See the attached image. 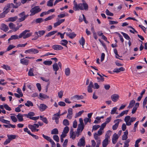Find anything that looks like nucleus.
I'll return each mask as SVG.
<instances>
[{
  "label": "nucleus",
  "instance_id": "nucleus-1",
  "mask_svg": "<svg viewBox=\"0 0 147 147\" xmlns=\"http://www.w3.org/2000/svg\"><path fill=\"white\" fill-rule=\"evenodd\" d=\"M30 30H26L20 34L18 36L17 35H14L11 36L10 38L8 39L9 41L13 39H17L19 38H21L23 37L24 39L30 36L32 34V33H26L29 32Z\"/></svg>",
  "mask_w": 147,
  "mask_h": 147
},
{
  "label": "nucleus",
  "instance_id": "nucleus-2",
  "mask_svg": "<svg viewBox=\"0 0 147 147\" xmlns=\"http://www.w3.org/2000/svg\"><path fill=\"white\" fill-rule=\"evenodd\" d=\"M41 10V9L38 6H36L31 8L30 10V12L31 13L30 14V16H32L34 15L35 14L38 13Z\"/></svg>",
  "mask_w": 147,
  "mask_h": 147
},
{
  "label": "nucleus",
  "instance_id": "nucleus-3",
  "mask_svg": "<svg viewBox=\"0 0 147 147\" xmlns=\"http://www.w3.org/2000/svg\"><path fill=\"white\" fill-rule=\"evenodd\" d=\"M74 6L73 7L74 9L76 11L78 10L79 9L81 10H83V3H79L78 5L76 1H74Z\"/></svg>",
  "mask_w": 147,
  "mask_h": 147
},
{
  "label": "nucleus",
  "instance_id": "nucleus-4",
  "mask_svg": "<svg viewBox=\"0 0 147 147\" xmlns=\"http://www.w3.org/2000/svg\"><path fill=\"white\" fill-rule=\"evenodd\" d=\"M38 51L35 49L32 48L27 50H26L25 51V53L26 54L27 53L30 54L31 53H32L34 54H35L36 53H38Z\"/></svg>",
  "mask_w": 147,
  "mask_h": 147
},
{
  "label": "nucleus",
  "instance_id": "nucleus-5",
  "mask_svg": "<svg viewBox=\"0 0 147 147\" xmlns=\"http://www.w3.org/2000/svg\"><path fill=\"white\" fill-rule=\"evenodd\" d=\"M85 145V138L84 136L80 140L79 142L78 143V145L79 146H84Z\"/></svg>",
  "mask_w": 147,
  "mask_h": 147
},
{
  "label": "nucleus",
  "instance_id": "nucleus-6",
  "mask_svg": "<svg viewBox=\"0 0 147 147\" xmlns=\"http://www.w3.org/2000/svg\"><path fill=\"white\" fill-rule=\"evenodd\" d=\"M52 48L54 50H60L63 49V48L61 45H55L52 47Z\"/></svg>",
  "mask_w": 147,
  "mask_h": 147
},
{
  "label": "nucleus",
  "instance_id": "nucleus-7",
  "mask_svg": "<svg viewBox=\"0 0 147 147\" xmlns=\"http://www.w3.org/2000/svg\"><path fill=\"white\" fill-rule=\"evenodd\" d=\"M24 13L25 12L23 11L22 13H20L18 14L19 16L20 17L18 19V22H21L25 20V19H24Z\"/></svg>",
  "mask_w": 147,
  "mask_h": 147
},
{
  "label": "nucleus",
  "instance_id": "nucleus-8",
  "mask_svg": "<svg viewBox=\"0 0 147 147\" xmlns=\"http://www.w3.org/2000/svg\"><path fill=\"white\" fill-rule=\"evenodd\" d=\"M119 95L116 94H113L111 96V98L112 100L114 102L117 101L119 99Z\"/></svg>",
  "mask_w": 147,
  "mask_h": 147
},
{
  "label": "nucleus",
  "instance_id": "nucleus-9",
  "mask_svg": "<svg viewBox=\"0 0 147 147\" xmlns=\"http://www.w3.org/2000/svg\"><path fill=\"white\" fill-rule=\"evenodd\" d=\"M118 138L119 136H118L117 134L115 133L114 134L113 136L112 139V143L114 144H116L117 142V140H118Z\"/></svg>",
  "mask_w": 147,
  "mask_h": 147
},
{
  "label": "nucleus",
  "instance_id": "nucleus-10",
  "mask_svg": "<svg viewBox=\"0 0 147 147\" xmlns=\"http://www.w3.org/2000/svg\"><path fill=\"white\" fill-rule=\"evenodd\" d=\"M1 29L4 32H6L9 30L8 26L4 24H2L1 26Z\"/></svg>",
  "mask_w": 147,
  "mask_h": 147
},
{
  "label": "nucleus",
  "instance_id": "nucleus-11",
  "mask_svg": "<svg viewBox=\"0 0 147 147\" xmlns=\"http://www.w3.org/2000/svg\"><path fill=\"white\" fill-rule=\"evenodd\" d=\"M29 61V60H27L24 58L21 59L20 60V63L21 64L26 65H28Z\"/></svg>",
  "mask_w": 147,
  "mask_h": 147
},
{
  "label": "nucleus",
  "instance_id": "nucleus-12",
  "mask_svg": "<svg viewBox=\"0 0 147 147\" xmlns=\"http://www.w3.org/2000/svg\"><path fill=\"white\" fill-rule=\"evenodd\" d=\"M72 109L71 108H69L68 110L67 115V117L68 119H71L72 117L71 115H72Z\"/></svg>",
  "mask_w": 147,
  "mask_h": 147
},
{
  "label": "nucleus",
  "instance_id": "nucleus-13",
  "mask_svg": "<svg viewBox=\"0 0 147 147\" xmlns=\"http://www.w3.org/2000/svg\"><path fill=\"white\" fill-rule=\"evenodd\" d=\"M66 34L67 36L69 37V38L73 39L74 38L76 35V34L74 33V32H73L71 33H68L67 32L66 33Z\"/></svg>",
  "mask_w": 147,
  "mask_h": 147
},
{
  "label": "nucleus",
  "instance_id": "nucleus-14",
  "mask_svg": "<svg viewBox=\"0 0 147 147\" xmlns=\"http://www.w3.org/2000/svg\"><path fill=\"white\" fill-rule=\"evenodd\" d=\"M68 43V41L64 39H63L61 40L60 42V44L66 47L67 48V44Z\"/></svg>",
  "mask_w": 147,
  "mask_h": 147
},
{
  "label": "nucleus",
  "instance_id": "nucleus-15",
  "mask_svg": "<svg viewBox=\"0 0 147 147\" xmlns=\"http://www.w3.org/2000/svg\"><path fill=\"white\" fill-rule=\"evenodd\" d=\"M47 107L44 104H41L39 107L40 110L41 111H43L45 110Z\"/></svg>",
  "mask_w": 147,
  "mask_h": 147
},
{
  "label": "nucleus",
  "instance_id": "nucleus-16",
  "mask_svg": "<svg viewBox=\"0 0 147 147\" xmlns=\"http://www.w3.org/2000/svg\"><path fill=\"white\" fill-rule=\"evenodd\" d=\"M128 132L127 130L125 131L124 133V134L122 136V140H126L127 138Z\"/></svg>",
  "mask_w": 147,
  "mask_h": 147
},
{
  "label": "nucleus",
  "instance_id": "nucleus-17",
  "mask_svg": "<svg viewBox=\"0 0 147 147\" xmlns=\"http://www.w3.org/2000/svg\"><path fill=\"white\" fill-rule=\"evenodd\" d=\"M128 110H126L125 111H123L119 114V115H118L117 116L116 118H119L120 117H122L125 114L126 115L127 114L128 112Z\"/></svg>",
  "mask_w": 147,
  "mask_h": 147
},
{
  "label": "nucleus",
  "instance_id": "nucleus-18",
  "mask_svg": "<svg viewBox=\"0 0 147 147\" xmlns=\"http://www.w3.org/2000/svg\"><path fill=\"white\" fill-rule=\"evenodd\" d=\"M10 4L11 8L13 7V8H17L20 5L21 3L20 2H19L18 3H16V4L15 5L13 3H10Z\"/></svg>",
  "mask_w": 147,
  "mask_h": 147
},
{
  "label": "nucleus",
  "instance_id": "nucleus-19",
  "mask_svg": "<svg viewBox=\"0 0 147 147\" xmlns=\"http://www.w3.org/2000/svg\"><path fill=\"white\" fill-rule=\"evenodd\" d=\"M57 31H53L48 33L45 36V38L50 36L56 33L57 32Z\"/></svg>",
  "mask_w": 147,
  "mask_h": 147
},
{
  "label": "nucleus",
  "instance_id": "nucleus-20",
  "mask_svg": "<svg viewBox=\"0 0 147 147\" xmlns=\"http://www.w3.org/2000/svg\"><path fill=\"white\" fill-rule=\"evenodd\" d=\"M97 74L99 76L100 78H99V77H98L97 78V79L98 80V82H103L105 81L104 78L102 77V76L100 74H99L98 73H97Z\"/></svg>",
  "mask_w": 147,
  "mask_h": 147
},
{
  "label": "nucleus",
  "instance_id": "nucleus-21",
  "mask_svg": "<svg viewBox=\"0 0 147 147\" xmlns=\"http://www.w3.org/2000/svg\"><path fill=\"white\" fill-rule=\"evenodd\" d=\"M79 42L80 44L82 45V48H84V46L85 44V40L83 37H82L81 40L79 41Z\"/></svg>",
  "mask_w": 147,
  "mask_h": 147
},
{
  "label": "nucleus",
  "instance_id": "nucleus-22",
  "mask_svg": "<svg viewBox=\"0 0 147 147\" xmlns=\"http://www.w3.org/2000/svg\"><path fill=\"white\" fill-rule=\"evenodd\" d=\"M53 70L55 71H57L59 69V67L57 63H55L53 65Z\"/></svg>",
  "mask_w": 147,
  "mask_h": 147
},
{
  "label": "nucleus",
  "instance_id": "nucleus-23",
  "mask_svg": "<svg viewBox=\"0 0 147 147\" xmlns=\"http://www.w3.org/2000/svg\"><path fill=\"white\" fill-rule=\"evenodd\" d=\"M84 128V125L78 124V128L77 129V130L78 132V130H79L80 131V132H81L83 130Z\"/></svg>",
  "mask_w": 147,
  "mask_h": 147
},
{
  "label": "nucleus",
  "instance_id": "nucleus-24",
  "mask_svg": "<svg viewBox=\"0 0 147 147\" xmlns=\"http://www.w3.org/2000/svg\"><path fill=\"white\" fill-rule=\"evenodd\" d=\"M108 139L105 138L102 142V146L103 147H106L108 143Z\"/></svg>",
  "mask_w": 147,
  "mask_h": 147
},
{
  "label": "nucleus",
  "instance_id": "nucleus-25",
  "mask_svg": "<svg viewBox=\"0 0 147 147\" xmlns=\"http://www.w3.org/2000/svg\"><path fill=\"white\" fill-rule=\"evenodd\" d=\"M17 117L19 121H23V116L21 114L18 113L17 116Z\"/></svg>",
  "mask_w": 147,
  "mask_h": 147
},
{
  "label": "nucleus",
  "instance_id": "nucleus-26",
  "mask_svg": "<svg viewBox=\"0 0 147 147\" xmlns=\"http://www.w3.org/2000/svg\"><path fill=\"white\" fill-rule=\"evenodd\" d=\"M18 19V17L17 16H15L13 17L9 18H8V21L9 22H14Z\"/></svg>",
  "mask_w": 147,
  "mask_h": 147
},
{
  "label": "nucleus",
  "instance_id": "nucleus-27",
  "mask_svg": "<svg viewBox=\"0 0 147 147\" xmlns=\"http://www.w3.org/2000/svg\"><path fill=\"white\" fill-rule=\"evenodd\" d=\"M65 74L66 76H69L70 74V69L69 68H65Z\"/></svg>",
  "mask_w": 147,
  "mask_h": 147
},
{
  "label": "nucleus",
  "instance_id": "nucleus-28",
  "mask_svg": "<svg viewBox=\"0 0 147 147\" xmlns=\"http://www.w3.org/2000/svg\"><path fill=\"white\" fill-rule=\"evenodd\" d=\"M130 117L129 116H126L124 118V121L126 123V124L128 126L127 124L129 122L130 119Z\"/></svg>",
  "mask_w": 147,
  "mask_h": 147
},
{
  "label": "nucleus",
  "instance_id": "nucleus-29",
  "mask_svg": "<svg viewBox=\"0 0 147 147\" xmlns=\"http://www.w3.org/2000/svg\"><path fill=\"white\" fill-rule=\"evenodd\" d=\"M25 105L26 106L28 107H29L30 106L33 107L34 105L32 102L29 100H28L27 102L25 103Z\"/></svg>",
  "mask_w": 147,
  "mask_h": 147
},
{
  "label": "nucleus",
  "instance_id": "nucleus-30",
  "mask_svg": "<svg viewBox=\"0 0 147 147\" xmlns=\"http://www.w3.org/2000/svg\"><path fill=\"white\" fill-rule=\"evenodd\" d=\"M28 127L31 129L32 132H34L36 131V128L33 125H29Z\"/></svg>",
  "mask_w": 147,
  "mask_h": 147
},
{
  "label": "nucleus",
  "instance_id": "nucleus-31",
  "mask_svg": "<svg viewBox=\"0 0 147 147\" xmlns=\"http://www.w3.org/2000/svg\"><path fill=\"white\" fill-rule=\"evenodd\" d=\"M34 69L33 68H30L28 72V75L29 76H34V74L33 73Z\"/></svg>",
  "mask_w": 147,
  "mask_h": 147
},
{
  "label": "nucleus",
  "instance_id": "nucleus-32",
  "mask_svg": "<svg viewBox=\"0 0 147 147\" xmlns=\"http://www.w3.org/2000/svg\"><path fill=\"white\" fill-rule=\"evenodd\" d=\"M135 103V101L134 100H131L129 103V105L128 107V108H132Z\"/></svg>",
  "mask_w": 147,
  "mask_h": 147
},
{
  "label": "nucleus",
  "instance_id": "nucleus-33",
  "mask_svg": "<svg viewBox=\"0 0 147 147\" xmlns=\"http://www.w3.org/2000/svg\"><path fill=\"white\" fill-rule=\"evenodd\" d=\"M39 96L41 98L44 99L48 98H49V96L47 95L41 93L39 94Z\"/></svg>",
  "mask_w": 147,
  "mask_h": 147
},
{
  "label": "nucleus",
  "instance_id": "nucleus-34",
  "mask_svg": "<svg viewBox=\"0 0 147 147\" xmlns=\"http://www.w3.org/2000/svg\"><path fill=\"white\" fill-rule=\"evenodd\" d=\"M44 21L43 20L42 18H39L36 19L35 20H34L36 23H40Z\"/></svg>",
  "mask_w": 147,
  "mask_h": 147
},
{
  "label": "nucleus",
  "instance_id": "nucleus-35",
  "mask_svg": "<svg viewBox=\"0 0 147 147\" xmlns=\"http://www.w3.org/2000/svg\"><path fill=\"white\" fill-rule=\"evenodd\" d=\"M74 98L77 99L78 100L82 99L84 98V97L82 95L79 96L78 95H76L73 96Z\"/></svg>",
  "mask_w": 147,
  "mask_h": 147
},
{
  "label": "nucleus",
  "instance_id": "nucleus-36",
  "mask_svg": "<svg viewBox=\"0 0 147 147\" xmlns=\"http://www.w3.org/2000/svg\"><path fill=\"white\" fill-rule=\"evenodd\" d=\"M58 133V130L57 128L54 129L51 131V134H57Z\"/></svg>",
  "mask_w": 147,
  "mask_h": 147
},
{
  "label": "nucleus",
  "instance_id": "nucleus-37",
  "mask_svg": "<svg viewBox=\"0 0 147 147\" xmlns=\"http://www.w3.org/2000/svg\"><path fill=\"white\" fill-rule=\"evenodd\" d=\"M121 33L123 35L124 37L126 39L128 40H129L130 39V38L127 34L124 33L123 32H121Z\"/></svg>",
  "mask_w": 147,
  "mask_h": 147
},
{
  "label": "nucleus",
  "instance_id": "nucleus-38",
  "mask_svg": "<svg viewBox=\"0 0 147 147\" xmlns=\"http://www.w3.org/2000/svg\"><path fill=\"white\" fill-rule=\"evenodd\" d=\"M111 131L110 130H108L107 131L105 137V138L109 139L111 135Z\"/></svg>",
  "mask_w": 147,
  "mask_h": 147
},
{
  "label": "nucleus",
  "instance_id": "nucleus-39",
  "mask_svg": "<svg viewBox=\"0 0 147 147\" xmlns=\"http://www.w3.org/2000/svg\"><path fill=\"white\" fill-rule=\"evenodd\" d=\"M136 119V118L134 117H132L130 118V121L129 123H128L127 124L128 126H129L131 125V123L135 121Z\"/></svg>",
  "mask_w": 147,
  "mask_h": 147
},
{
  "label": "nucleus",
  "instance_id": "nucleus-40",
  "mask_svg": "<svg viewBox=\"0 0 147 147\" xmlns=\"http://www.w3.org/2000/svg\"><path fill=\"white\" fill-rule=\"evenodd\" d=\"M38 32V34H39V35H38V36L39 37H40L41 36H42L44 35V34L45 32V30H42L39 31Z\"/></svg>",
  "mask_w": 147,
  "mask_h": 147
},
{
  "label": "nucleus",
  "instance_id": "nucleus-41",
  "mask_svg": "<svg viewBox=\"0 0 147 147\" xmlns=\"http://www.w3.org/2000/svg\"><path fill=\"white\" fill-rule=\"evenodd\" d=\"M55 16L54 15H53L51 16H49L47 18L45 19V21H47L49 20H51L53 18H54L55 17Z\"/></svg>",
  "mask_w": 147,
  "mask_h": 147
},
{
  "label": "nucleus",
  "instance_id": "nucleus-42",
  "mask_svg": "<svg viewBox=\"0 0 147 147\" xmlns=\"http://www.w3.org/2000/svg\"><path fill=\"white\" fill-rule=\"evenodd\" d=\"M40 119L42 120L46 124L48 123V121L46 117H43L42 116H40Z\"/></svg>",
  "mask_w": 147,
  "mask_h": 147
},
{
  "label": "nucleus",
  "instance_id": "nucleus-43",
  "mask_svg": "<svg viewBox=\"0 0 147 147\" xmlns=\"http://www.w3.org/2000/svg\"><path fill=\"white\" fill-rule=\"evenodd\" d=\"M69 130V128L67 126H66L63 129V132L65 134H66L67 133Z\"/></svg>",
  "mask_w": 147,
  "mask_h": 147
},
{
  "label": "nucleus",
  "instance_id": "nucleus-44",
  "mask_svg": "<svg viewBox=\"0 0 147 147\" xmlns=\"http://www.w3.org/2000/svg\"><path fill=\"white\" fill-rule=\"evenodd\" d=\"M59 116L60 115L59 114H55L52 118V119L53 120L59 119Z\"/></svg>",
  "mask_w": 147,
  "mask_h": 147
},
{
  "label": "nucleus",
  "instance_id": "nucleus-45",
  "mask_svg": "<svg viewBox=\"0 0 147 147\" xmlns=\"http://www.w3.org/2000/svg\"><path fill=\"white\" fill-rule=\"evenodd\" d=\"M16 136H16V135H11L7 136L8 138H9V140H11L12 139H15Z\"/></svg>",
  "mask_w": 147,
  "mask_h": 147
},
{
  "label": "nucleus",
  "instance_id": "nucleus-46",
  "mask_svg": "<svg viewBox=\"0 0 147 147\" xmlns=\"http://www.w3.org/2000/svg\"><path fill=\"white\" fill-rule=\"evenodd\" d=\"M52 62L51 61H46L43 62V63L45 65H49L52 64Z\"/></svg>",
  "mask_w": 147,
  "mask_h": 147
},
{
  "label": "nucleus",
  "instance_id": "nucleus-47",
  "mask_svg": "<svg viewBox=\"0 0 147 147\" xmlns=\"http://www.w3.org/2000/svg\"><path fill=\"white\" fill-rule=\"evenodd\" d=\"M119 123V122L118 121L117 123H116L113 126L112 128L113 130H115L117 129Z\"/></svg>",
  "mask_w": 147,
  "mask_h": 147
},
{
  "label": "nucleus",
  "instance_id": "nucleus-48",
  "mask_svg": "<svg viewBox=\"0 0 147 147\" xmlns=\"http://www.w3.org/2000/svg\"><path fill=\"white\" fill-rule=\"evenodd\" d=\"M63 124L64 125L67 126L69 125V121L67 119H65L63 121Z\"/></svg>",
  "mask_w": 147,
  "mask_h": 147
},
{
  "label": "nucleus",
  "instance_id": "nucleus-49",
  "mask_svg": "<svg viewBox=\"0 0 147 147\" xmlns=\"http://www.w3.org/2000/svg\"><path fill=\"white\" fill-rule=\"evenodd\" d=\"M54 0H49L47 2V5L49 7H52L53 6V2Z\"/></svg>",
  "mask_w": 147,
  "mask_h": 147
},
{
  "label": "nucleus",
  "instance_id": "nucleus-50",
  "mask_svg": "<svg viewBox=\"0 0 147 147\" xmlns=\"http://www.w3.org/2000/svg\"><path fill=\"white\" fill-rule=\"evenodd\" d=\"M9 26L10 29H13L15 27L16 25L14 24L12 22H10L9 24Z\"/></svg>",
  "mask_w": 147,
  "mask_h": 147
},
{
  "label": "nucleus",
  "instance_id": "nucleus-51",
  "mask_svg": "<svg viewBox=\"0 0 147 147\" xmlns=\"http://www.w3.org/2000/svg\"><path fill=\"white\" fill-rule=\"evenodd\" d=\"M53 139L57 142L59 141V138L58 136L57 135H54L53 136Z\"/></svg>",
  "mask_w": 147,
  "mask_h": 147
},
{
  "label": "nucleus",
  "instance_id": "nucleus-52",
  "mask_svg": "<svg viewBox=\"0 0 147 147\" xmlns=\"http://www.w3.org/2000/svg\"><path fill=\"white\" fill-rule=\"evenodd\" d=\"M100 127V126L98 125H93L92 126V131H93V130H96L98 128Z\"/></svg>",
  "mask_w": 147,
  "mask_h": 147
},
{
  "label": "nucleus",
  "instance_id": "nucleus-53",
  "mask_svg": "<svg viewBox=\"0 0 147 147\" xmlns=\"http://www.w3.org/2000/svg\"><path fill=\"white\" fill-rule=\"evenodd\" d=\"M0 121L2 123L7 124H9L10 123L9 121L6 120L4 119H0Z\"/></svg>",
  "mask_w": 147,
  "mask_h": 147
},
{
  "label": "nucleus",
  "instance_id": "nucleus-54",
  "mask_svg": "<svg viewBox=\"0 0 147 147\" xmlns=\"http://www.w3.org/2000/svg\"><path fill=\"white\" fill-rule=\"evenodd\" d=\"M15 46L13 45H10L7 48V51H9L15 47Z\"/></svg>",
  "mask_w": 147,
  "mask_h": 147
},
{
  "label": "nucleus",
  "instance_id": "nucleus-55",
  "mask_svg": "<svg viewBox=\"0 0 147 147\" xmlns=\"http://www.w3.org/2000/svg\"><path fill=\"white\" fill-rule=\"evenodd\" d=\"M16 92L20 95L21 97H22L23 96V94L22 92V90L19 88H18Z\"/></svg>",
  "mask_w": 147,
  "mask_h": 147
},
{
  "label": "nucleus",
  "instance_id": "nucleus-56",
  "mask_svg": "<svg viewBox=\"0 0 147 147\" xmlns=\"http://www.w3.org/2000/svg\"><path fill=\"white\" fill-rule=\"evenodd\" d=\"M106 13L107 15L111 16H113V14L109 11L107 9H106Z\"/></svg>",
  "mask_w": 147,
  "mask_h": 147
},
{
  "label": "nucleus",
  "instance_id": "nucleus-57",
  "mask_svg": "<svg viewBox=\"0 0 147 147\" xmlns=\"http://www.w3.org/2000/svg\"><path fill=\"white\" fill-rule=\"evenodd\" d=\"M4 108L7 110L10 111L11 110V108L7 104H5L4 105Z\"/></svg>",
  "mask_w": 147,
  "mask_h": 147
},
{
  "label": "nucleus",
  "instance_id": "nucleus-58",
  "mask_svg": "<svg viewBox=\"0 0 147 147\" xmlns=\"http://www.w3.org/2000/svg\"><path fill=\"white\" fill-rule=\"evenodd\" d=\"M63 91L62 90H61L58 92V96L59 98H61L63 96Z\"/></svg>",
  "mask_w": 147,
  "mask_h": 147
},
{
  "label": "nucleus",
  "instance_id": "nucleus-59",
  "mask_svg": "<svg viewBox=\"0 0 147 147\" xmlns=\"http://www.w3.org/2000/svg\"><path fill=\"white\" fill-rule=\"evenodd\" d=\"M28 115L29 117L28 118H30V117L35 115V113L33 112H30L28 113Z\"/></svg>",
  "mask_w": 147,
  "mask_h": 147
},
{
  "label": "nucleus",
  "instance_id": "nucleus-60",
  "mask_svg": "<svg viewBox=\"0 0 147 147\" xmlns=\"http://www.w3.org/2000/svg\"><path fill=\"white\" fill-rule=\"evenodd\" d=\"M117 109V107H115L113 108L111 111V114L112 115L114 114L116 112Z\"/></svg>",
  "mask_w": 147,
  "mask_h": 147
},
{
  "label": "nucleus",
  "instance_id": "nucleus-61",
  "mask_svg": "<svg viewBox=\"0 0 147 147\" xmlns=\"http://www.w3.org/2000/svg\"><path fill=\"white\" fill-rule=\"evenodd\" d=\"M10 118L12 121L14 122H16L18 121L17 119L15 116H11L10 117Z\"/></svg>",
  "mask_w": 147,
  "mask_h": 147
},
{
  "label": "nucleus",
  "instance_id": "nucleus-62",
  "mask_svg": "<svg viewBox=\"0 0 147 147\" xmlns=\"http://www.w3.org/2000/svg\"><path fill=\"white\" fill-rule=\"evenodd\" d=\"M84 111L83 110H82L81 111H79L78 113H76V116L75 117V118L79 117L82 114L84 113Z\"/></svg>",
  "mask_w": 147,
  "mask_h": 147
},
{
  "label": "nucleus",
  "instance_id": "nucleus-63",
  "mask_svg": "<svg viewBox=\"0 0 147 147\" xmlns=\"http://www.w3.org/2000/svg\"><path fill=\"white\" fill-rule=\"evenodd\" d=\"M2 67L5 69L6 70H10V67L7 65H3L2 66Z\"/></svg>",
  "mask_w": 147,
  "mask_h": 147
},
{
  "label": "nucleus",
  "instance_id": "nucleus-64",
  "mask_svg": "<svg viewBox=\"0 0 147 147\" xmlns=\"http://www.w3.org/2000/svg\"><path fill=\"white\" fill-rule=\"evenodd\" d=\"M147 101V96L144 98L143 102V106L144 108V107L145 106L146 104Z\"/></svg>",
  "mask_w": 147,
  "mask_h": 147
}]
</instances>
